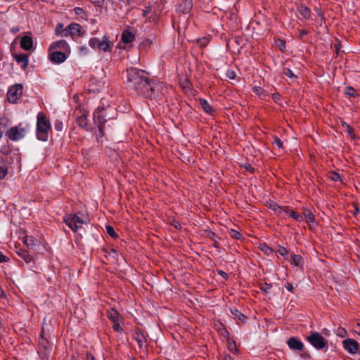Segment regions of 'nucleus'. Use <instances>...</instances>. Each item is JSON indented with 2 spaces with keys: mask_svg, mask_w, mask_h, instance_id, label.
<instances>
[{
  "mask_svg": "<svg viewBox=\"0 0 360 360\" xmlns=\"http://www.w3.org/2000/svg\"><path fill=\"white\" fill-rule=\"evenodd\" d=\"M63 221L73 231H79L83 224H88L90 222L89 217L78 212L77 214H69L63 217Z\"/></svg>",
  "mask_w": 360,
  "mask_h": 360,
  "instance_id": "obj_1",
  "label": "nucleus"
},
{
  "mask_svg": "<svg viewBox=\"0 0 360 360\" xmlns=\"http://www.w3.org/2000/svg\"><path fill=\"white\" fill-rule=\"evenodd\" d=\"M51 130V124L48 118L42 112L37 115V136L39 140L46 141L49 139V132Z\"/></svg>",
  "mask_w": 360,
  "mask_h": 360,
  "instance_id": "obj_2",
  "label": "nucleus"
},
{
  "mask_svg": "<svg viewBox=\"0 0 360 360\" xmlns=\"http://www.w3.org/2000/svg\"><path fill=\"white\" fill-rule=\"evenodd\" d=\"M146 72L141 70L131 68L127 71V82L129 86L136 90L142 85V83L144 79H146Z\"/></svg>",
  "mask_w": 360,
  "mask_h": 360,
  "instance_id": "obj_3",
  "label": "nucleus"
},
{
  "mask_svg": "<svg viewBox=\"0 0 360 360\" xmlns=\"http://www.w3.org/2000/svg\"><path fill=\"white\" fill-rule=\"evenodd\" d=\"M89 45L94 49L107 52L110 51L112 43L106 35H104L101 39L97 37L91 38L89 41Z\"/></svg>",
  "mask_w": 360,
  "mask_h": 360,
  "instance_id": "obj_4",
  "label": "nucleus"
},
{
  "mask_svg": "<svg viewBox=\"0 0 360 360\" xmlns=\"http://www.w3.org/2000/svg\"><path fill=\"white\" fill-rule=\"evenodd\" d=\"M307 340L317 349H323L327 344L323 337L318 332H311V335L307 337Z\"/></svg>",
  "mask_w": 360,
  "mask_h": 360,
  "instance_id": "obj_5",
  "label": "nucleus"
},
{
  "mask_svg": "<svg viewBox=\"0 0 360 360\" xmlns=\"http://www.w3.org/2000/svg\"><path fill=\"white\" fill-rule=\"evenodd\" d=\"M94 121L98 125V129L103 135V127L106 122L105 109L103 108H98L94 112Z\"/></svg>",
  "mask_w": 360,
  "mask_h": 360,
  "instance_id": "obj_6",
  "label": "nucleus"
},
{
  "mask_svg": "<svg viewBox=\"0 0 360 360\" xmlns=\"http://www.w3.org/2000/svg\"><path fill=\"white\" fill-rule=\"evenodd\" d=\"M22 93V86L20 84H15L8 90L7 98L9 102L15 103L21 96Z\"/></svg>",
  "mask_w": 360,
  "mask_h": 360,
  "instance_id": "obj_7",
  "label": "nucleus"
},
{
  "mask_svg": "<svg viewBox=\"0 0 360 360\" xmlns=\"http://www.w3.org/2000/svg\"><path fill=\"white\" fill-rule=\"evenodd\" d=\"M6 135L11 140L16 141L25 136V130L24 128L18 126L13 127L7 131Z\"/></svg>",
  "mask_w": 360,
  "mask_h": 360,
  "instance_id": "obj_8",
  "label": "nucleus"
},
{
  "mask_svg": "<svg viewBox=\"0 0 360 360\" xmlns=\"http://www.w3.org/2000/svg\"><path fill=\"white\" fill-rule=\"evenodd\" d=\"M344 349L349 354H356L359 347V343L354 339H346L342 342Z\"/></svg>",
  "mask_w": 360,
  "mask_h": 360,
  "instance_id": "obj_9",
  "label": "nucleus"
},
{
  "mask_svg": "<svg viewBox=\"0 0 360 360\" xmlns=\"http://www.w3.org/2000/svg\"><path fill=\"white\" fill-rule=\"evenodd\" d=\"M164 85L161 82H155L153 83L152 87L150 88V94L148 95V97L150 98H157L160 96L164 94Z\"/></svg>",
  "mask_w": 360,
  "mask_h": 360,
  "instance_id": "obj_10",
  "label": "nucleus"
},
{
  "mask_svg": "<svg viewBox=\"0 0 360 360\" xmlns=\"http://www.w3.org/2000/svg\"><path fill=\"white\" fill-rule=\"evenodd\" d=\"M153 83H154L153 81L150 80L148 79V77H146V79H144V81L143 82L142 85H141L138 88L136 91L139 94H141L142 96H144L146 97H148V95L150 94V93H149V92H150V88L152 87Z\"/></svg>",
  "mask_w": 360,
  "mask_h": 360,
  "instance_id": "obj_11",
  "label": "nucleus"
},
{
  "mask_svg": "<svg viewBox=\"0 0 360 360\" xmlns=\"http://www.w3.org/2000/svg\"><path fill=\"white\" fill-rule=\"evenodd\" d=\"M81 29L82 27L79 24L71 23L64 30V31L65 32V37H67L68 35H70L72 37L80 36Z\"/></svg>",
  "mask_w": 360,
  "mask_h": 360,
  "instance_id": "obj_12",
  "label": "nucleus"
},
{
  "mask_svg": "<svg viewBox=\"0 0 360 360\" xmlns=\"http://www.w3.org/2000/svg\"><path fill=\"white\" fill-rule=\"evenodd\" d=\"M287 344L292 350L302 351L304 349V344L295 337H290L288 339Z\"/></svg>",
  "mask_w": 360,
  "mask_h": 360,
  "instance_id": "obj_13",
  "label": "nucleus"
},
{
  "mask_svg": "<svg viewBox=\"0 0 360 360\" xmlns=\"http://www.w3.org/2000/svg\"><path fill=\"white\" fill-rule=\"evenodd\" d=\"M133 338L138 342V345L141 348L145 346L146 338L140 328H137L134 330Z\"/></svg>",
  "mask_w": 360,
  "mask_h": 360,
  "instance_id": "obj_14",
  "label": "nucleus"
},
{
  "mask_svg": "<svg viewBox=\"0 0 360 360\" xmlns=\"http://www.w3.org/2000/svg\"><path fill=\"white\" fill-rule=\"evenodd\" d=\"M15 60L18 64H22L21 68L23 70H25L29 64V58L28 56L25 53L20 54H14L13 55Z\"/></svg>",
  "mask_w": 360,
  "mask_h": 360,
  "instance_id": "obj_15",
  "label": "nucleus"
},
{
  "mask_svg": "<svg viewBox=\"0 0 360 360\" xmlns=\"http://www.w3.org/2000/svg\"><path fill=\"white\" fill-rule=\"evenodd\" d=\"M20 46L25 51H30L33 46V40L32 37L29 35H25L20 40Z\"/></svg>",
  "mask_w": 360,
  "mask_h": 360,
  "instance_id": "obj_16",
  "label": "nucleus"
},
{
  "mask_svg": "<svg viewBox=\"0 0 360 360\" xmlns=\"http://www.w3.org/2000/svg\"><path fill=\"white\" fill-rule=\"evenodd\" d=\"M50 59L51 61L56 63H61L66 59V56L61 51H54L50 55Z\"/></svg>",
  "mask_w": 360,
  "mask_h": 360,
  "instance_id": "obj_17",
  "label": "nucleus"
},
{
  "mask_svg": "<svg viewBox=\"0 0 360 360\" xmlns=\"http://www.w3.org/2000/svg\"><path fill=\"white\" fill-rule=\"evenodd\" d=\"M50 49H61L63 51H68L69 49L68 44L66 41L61 39L56 42H53L50 45Z\"/></svg>",
  "mask_w": 360,
  "mask_h": 360,
  "instance_id": "obj_18",
  "label": "nucleus"
},
{
  "mask_svg": "<svg viewBox=\"0 0 360 360\" xmlns=\"http://www.w3.org/2000/svg\"><path fill=\"white\" fill-rule=\"evenodd\" d=\"M8 173V163L6 161L0 160V180L5 178Z\"/></svg>",
  "mask_w": 360,
  "mask_h": 360,
  "instance_id": "obj_19",
  "label": "nucleus"
},
{
  "mask_svg": "<svg viewBox=\"0 0 360 360\" xmlns=\"http://www.w3.org/2000/svg\"><path fill=\"white\" fill-rule=\"evenodd\" d=\"M199 102H200V105L201 108L206 113H208V114L212 113V108L210 106L209 103L205 99L200 98L199 100Z\"/></svg>",
  "mask_w": 360,
  "mask_h": 360,
  "instance_id": "obj_20",
  "label": "nucleus"
},
{
  "mask_svg": "<svg viewBox=\"0 0 360 360\" xmlns=\"http://www.w3.org/2000/svg\"><path fill=\"white\" fill-rule=\"evenodd\" d=\"M253 92L259 96L261 98H265L268 96V93L264 90L262 87L258 86H255L252 88Z\"/></svg>",
  "mask_w": 360,
  "mask_h": 360,
  "instance_id": "obj_21",
  "label": "nucleus"
},
{
  "mask_svg": "<svg viewBox=\"0 0 360 360\" xmlns=\"http://www.w3.org/2000/svg\"><path fill=\"white\" fill-rule=\"evenodd\" d=\"M134 39V36L129 31H124L122 34V40L125 44L131 42Z\"/></svg>",
  "mask_w": 360,
  "mask_h": 360,
  "instance_id": "obj_22",
  "label": "nucleus"
},
{
  "mask_svg": "<svg viewBox=\"0 0 360 360\" xmlns=\"http://www.w3.org/2000/svg\"><path fill=\"white\" fill-rule=\"evenodd\" d=\"M230 311L236 319H238L240 321H245V320L247 319L246 316L243 315L240 311H239L236 308H231Z\"/></svg>",
  "mask_w": 360,
  "mask_h": 360,
  "instance_id": "obj_23",
  "label": "nucleus"
},
{
  "mask_svg": "<svg viewBox=\"0 0 360 360\" xmlns=\"http://www.w3.org/2000/svg\"><path fill=\"white\" fill-rule=\"evenodd\" d=\"M108 317L114 323L120 321V316L117 311L111 309L108 313Z\"/></svg>",
  "mask_w": 360,
  "mask_h": 360,
  "instance_id": "obj_24",
  "label": "nucleus"
},
{
  "mask_svg": "<svg viewBox=\"0 0 360 360\" xmlns=\"http://www.w3.org/2000/svg\"><path fill=\"white\" fill-rule=\"evenodd\" d=\"M304 217L306 219V221L307 222L309 226L311 227L314 222V215L310 210H308L305 212Z\"/></svg>",
  "mask_w": 360,
  "mask_h": 360,
  "instance_id": "obj_25",
  "label": "nucleus"
},
{
  "mask_svg": "<svg viewBox=\"0 0 360 360\" xmlns=\"http://www.w3.org/2000/svg\"><path fill=\"white\" fill-rule=\"evenodd\" d=\"M271 208L276 212V213L278 215H283V213L285 212L286 214L288 212L286 210H284L281 207H280L278 204H273L271 205Z\"/></svg>",
  "mask_w": 360,
  "mask_h": 360,
  "instance_id": "obj_26",
  "label": "nucleus"
},
{
  "mask_svg": "<svg viewBox=\"0 0 360 360\" xmlns=\"http://www.w3.org/2000/svg\"><path fill=\"white\" fill-rule=\"evenodd\" d=\"M18 255L22 257L26 263H30L32 262V257L30 256L26 251L21 250L18 252Z\"/></svg>",
  "mask_w": 360,
  "mask_h": 360,
  "instance_id": "obj_27",
  "label": "nucleus"
},
{
  "mask_svg": "<svg viewBox=\"0 0 360 360\" xmlns=\"http://www.w3.org/2000/svg\"><path fill=\"white\" fill-rule=\"evenodd\" d=\"M302 262V257L299 255H292L291 263L292 264L298 266L301 265Z\"/></svg>",
  "mask_w": 360,
  "mask_h": 360,
  "instance_id": "obj_28",
  "label": "nucleus"
},
{
  "mask_svg": "<svg viewBox=\"0 0 360 360\" xmlns=\"http://www.w3.org/2000/svg\"><path fill=\"white\" fill-rule=\"evenodd\" d=\"M184 8L183 9V12L184 13H188L192 7H193V1L192 0H184Z\"/></svg>",
  "mask_w": 360,
  "mask_h": 360,
  "instance_id": "obj_29",
  "label": "nucleus"
},
{
  "mask_svg": "<svg viewBox=\"0 0 360 360\" xmlns=\"http://www.w3.org/2000/svg\"><path fill=\"white\" fill-rule=\"evenodd\" d=\"M77 123L79 127H86V115L83 114L82 115L79 116L77 120Z\"/></svg>",
  "mask_w": 360,
  "mask_h": 360,
  "instance_id": "obj_30",
  "label": "nucleus"
},
{
  "mask_svg": "<svg viewBox=\"0 0 360 360\" xmlns=\"http://www.w3.org/2000/svg\"><path fill=\"white\" fill-rule=\"evenodd\" d=\"M63 25L58 24L56 27V34L57 35H60L62 37H65V32L64 31Z\"/></svg>",
  "mask_w": 360,
  "mask_h": 360,
  "instance_id": "obj_31",
  "label": "nucleus"
},
{
  "mask_svg": "<svg viewBox=\"0 0 360 360\" xmlns=\"http://www.w3.org/2000/svg\"><path fill=\"white\" fill-rule=\"evenodd\" d=\"M345 94L349 96H356V92L355 89L352 86H347L345 89Z\"/></svg>",
  "mask_w": 360,
  "mask_h": 360,
  "instance_id": "obj_32",
  "label": "nucleus"
},
{
  "mask_svg": "<svg viewBox=\"0 0 360 360\" xmlns=\"http://www.w3.org/2000/svg\"><path fill=\"white\" fill-rule=\"evenodd\" d=\"M23 241L28 248H32L34 245V240L32 237L25 236L23 238Z\"/></svg>",
  "mask_w": 360,
  "mask_h": 360,
  "instance_id": "obj_33",
  "label": "nucleus"
},
{
  "mask_svg": "<svg viewBox=\"0 0 360 360\" xmlns=\"http://www.w3.org/2000/svg\"><path fill=\"white\" fill-rule=\"evenodd\" d=\"M290 216L298 221L303 220V217L302 215L292 210H290Z\"/></svg>",
  "mask_w": 360,
  "mask_h": 360,
  "instance_id": "obj_34",
  "label": "nucleus"
},
{
  "mask_svg": "<svg viewBox=\"0 0 360 360\" xmlns=\"http://www.w3.org/2000/svg\"><path fill=\"white\" fill-rule=\"evenodd\" d=\"M228 344H229V349L231 352L236 353L238 352V349H236V345L234 341L228 340Z\"/></svg>",
  "mask_w": 360,
  "mask_h": 360,
  "instance_id": "obj_35",
  "label": "nucleus"
},
{
  "mask_svg": "<svg viewBox=\"0 0 360 360\" xmlns=\"http://www.w3.org/2000/svg\"><path fill=\"white\" fill-rule=\"evenodd\" d=\"M106 232L109 234L112 238H115L117 237V234L115 233L114 229L111 226H106Z\"/></svg>",
  "mask_w": 360,
  "mask_h": 360,
  "instance_id": "obj_36",
  "label": "nucleus"
},
{
  "mask_svg": "<svg viewBox=\"0 0 360 360\" xmlns=\"http://www.w3.org/2000/svg\"><path fill=\"white\" fill-rule=\"evenodd\" d=\"M300 13L304 18H309L310 15V11L306 6H302L300 8Z\"/></svg>",
  "mask_w": 360,
  "mask_h": 360,
  "instance_id": "obj_37",
  "label": "nucleus"
},
{
  "mask_svg": "<svg viewBox=\"0 0 360 360\" xmlns=\"http://www.w3.org/2000/svg\"><path fill=\"white\" fill-rule=\"evenodd\" d=\"M197 42H198V45L201 47L206 46L207 45V44L209 43V38L203 37V38L199 39H198Z\"/></svg>",
  "mask_w": 360,
  "mask_h": 360,
  "instance_id": "obj_38",
  "label": "nucleus"
},
{
  "mask_svg": "<svg viewBox=\"0 0 360 360\" xmlns=\"http://www.w3.org/2000/svg\"><path fill=\"white\" fill-rule=\"evenodd\" d=\"M283 74L290 78L295 77V75L293 74L292 71L289 68H285L283 71Z\"/></svg>",
  "mask_w": 360,
  "mask_h": 360,
  "instance_id": "obj_39",
  "label": "nucleus"
},
{
  "mask_svg": "<svg viewBox=\"0 0 360 360\" xmlns=\"http://www.w3.org/2000/svg\"><path fill=\"white\" fill-rule=\"evenodd\" d=\"M342 126L345 127L347 133L349 135H350L352 137L353 136V129L346 122H342Z\"/></svg>",
  "mask_w": 360,
  "mask_h": 360,
  "instance_id": "obj_40",
  "label": "nucleus"
},
{
  "mask_svg": "<svg viewBox=\"0 0 360 360\" xmlns=\"http://www.w3.org/2000/svg\"><path fill=\"white\" fill-rule=\"evenodd\" d=\"M230 235L233 238L236 239L240 238L241 236V234L238 231L233 229H231V231H230Z\"/></svg>",
  "mask_w": 360,
  "mask_h": 360,
  "instance_id": "obj_41",
  "label": "nucleus"
},
{
  "mask_svg": "<svg viewBox=\"0 0 360 360\" xmlns=\"http://www.w3.org/2000/svg\"><path fill=\"white\" fill-rule=\"evenodd\" d=\"M274 143L278 147V148H283V142L277 136L274 137Z\"/></svg>",
  "mask_w": 360,
  "mask_h": 360,
  "instance_id": "obj_42",
  "label": "nucleus"
},
{
  "mask_svg": "<svg viewBox=\"0 0 360 360\" xmlns=\"http://www.w3.org/2000/svg\"><path fill=\"white\" fill-rule=\"evenodd\" d=\"M330 179L334 181H338L341 180L340 175L336 172H333L331 174Z\"/></svg>",
  "mask_w": 360,
  "mask_h": 360,
  "instance_id": "obj_43",
  "label": "nucleus"
},
{
  "mask_svg": "<svg viewBox=\"0 0 360 360\" xmlns=\"http://www.w3.org/2000/svg\"><path fill=\"white\" fill-rule=\"evenodd\" d=\"M113 323H114V325L112 326L113 329L117 332L122 333V328L121 326L120 325L119 321L114 322Z\"/></svg>",
  "mask_w": 360,
  "mask_h": 360,
  "instance_id": "obj_44",
  "label": "nucleus"
},
{
  "mask_svg": "<svg viewBox=\"0 0 360 360\" xmlns=\"http://www.w3.org/2000/svg\"><path fill=\"white\" fill-rule=\"evenodd\" d=\"M271 285L270 284L265 283L261 285L260 289H261V290L267 292L271 289Z\"/></svg>",
  "mask_w": 360,
  "mask_h": 360,
  "instance_id": "obj_45",
  "label": "nucleus"
},
{
  "mask_svg": "<svg viewBox=\"0 0 360 360\" xmlns=\"http://www.w3.org/2000/svg\"><path fill=\"white\" fill-rule=\"evenodd\" d=\"M276 44L281 49V51H283V49L285 47V42L282 39H278L276 41Z\"/></svg>",
  "mask_w": 360,
  "mask_h": 360,
  "instance_id": "obj_46",
  "label": "nucleus"
},
{
  "mask_svg": "<svg viewBox=\"0 0 360 360\" xmlns=\"http://www.w3.org/2000/svg\"><path fill=\"white\" fill-rule=\"evenodd\" d=\"M226 76L229 78V79H233L236 78V74L234 71L233 70H228L227 72H226Z\"/></svg>",
  "mask_w": 360,
  "mask_h": 360,
  "instance_id": "obj_47",
  "label": "nucleus"
},
{
  "mask_svg": "<svg viewBox=\"0 0 360 360\" xmlns=\"http://www.w3.org/2000/svg\"><path fill=\"white\" fill-rule=\"evenodd\" d=\"M278 252L281 255L285 256V255H286L288 254V250L284 247H280L279 249L278 250Z\"/></svg>",
  "mask_w": 360,
  "mask_h": 360,
  "instance_id": "obj_48",
  "label": "nucleus"
},
{
  "mask_svg": "<svg viewBox=\"0 0 360 360\" xmlns=\"http://www.w3.org/2000/svg\"><path fill=\"white\" fill-rule=\"evenodd\" d=\"M150 11V7H146V8L144 10H143L142 11V15L143 17H146Z\"/></svg>",
  "mask_w": 360,
  "mask_h": 360,
  "instance_id": "obj_49",
  "label": "nucleus"
},
{
  "mask_svg": "<svg viewBox=\"0 0 360 360\" xmlns=\"http://www.w3.org/2000/svg\"><path fill=\"white\" fill-rule=\"evenodd\" d=\"M285 288L287 289V290H288L289 292H292L293 291V285L292 283H288L285 285Z\"/></svg>",
  "mask_w": 360,
  "mask_h": 360,
  "instance_id": "obj_50",
  "label": "nucleus"
},
{
  "mask_svg": "<svg viewBox=\"0 0 360 360\" xmlns=\"http://www.w3.org/2000/svg\"><path fill=\"white\" fill-rule=\"evenodd\" d=\"M8 260V258L3 255L1 252H0V263L5 262Z\"/></svg>",
  "mask_w": 360,
  "mask_h": 360,
  "instance_id": "obj_51",
  "label": "nucleus"
},
{
  "mask_svg": "<svg viewBox=\"0 0 360 360\" xmlns=\"http://www.w3.org/2000/svg\"><path fill=\"white\" fill-rule=\"evenodd\" d=\"M208 236H209L210 238H211L212 240L215 241L217 236H216V234L210 231L209 233Z\"/></svg>",
  "mask_w": 360,
  "mask_h": 360,
  "instance_id": "obj_52",
  "label": "nucleus"
},
{
  "mask_svg": "<svg viewBox=\"0 0 360 360\" xmlns=\"http://www.w3.org/2000/svg\"><path fill=\"white\" fill-rule=\"evenodd\" d=\"M356 331L359 335H360V321L356 323Z\"/></svg>",
  "mask_w": 360,
  "mask_h": 360,
  "instance_id": "obj_53",
  "label": "nucleus"
},
{
  "mask_svg": "<svg viewBox=\"0 0 360 360\" xmlns=\"http://www.w3.org/2000/svg\"><path fill=\"white\" fill-rule=\"evenodd\" d=\"M223 360H233V358L229 354H225L223 357Z\"/></svg>",
  "mask_w": 360,
  "mask_h": 360,
  "instance_id": "obj_54",
  "label": "nucleus"
},
{
  "mask_svg": "<svg viewBox=\"0 0 360 360\" xmlns=\"http://www.w3.org/2000/svg\"><path fill=\"white\" fill-rule=\"evenodd\" d=\"M86 360H94V357L91 354H87L86 356Z\"/></svg>",
  "mask_w": 360,
  "mask_h": 360,
  "instance_id": "obj_55",
  "label": "nucleus"
},
{
  "mask_svg": "<svg viewBox=\"0 0 360 360\" xmlns=\"http://www.w3.org/2000/svg\"><path fill=\"white\" fill-rule=\"evenodd\" d=\"M120 1L125 5H129L133 1V0H120Z\"/></svg>",
  "mask_w": 360,
  "mask_h": 360,
  "instance_id": "obj_56",
  "label": "nucleus"
},
{
  "mask_svg": "<svg viewBox=\"0 0 360 360\" xmlns=\"http://www.w3.org/2000/svg\"><path fill=\"white\" fill-rule=\"evenodd\" d=\"M61 123H58L55 124V128L56 130L60 131L61 130Z\"/></svg>",
  "mask_w": 360,
  "mask_h": 360,
  "instance_id": "obj_57",
  "label": "nucleus"
},
{
  "mask_svg": "<svg viewBox=\"0 0 360 360\" xmlns=\"http://www.w3.org/2000/svg\"><path fill=\"white\" fill-rule=\"evenodd\" d=\"M92 2L96 4L100 5L103 2V0H92Z\"/></svg>",
  "mask_w": 360,
  "mask_h": 360,
  "instance_id": "obj_58",
  "label": "nucleus"
},
{
  "mask_svg": "<svg viewBox=\"0 0 360 360\" xmlns=\"http://www.w3.org/2000/svg\"><path fill=\"white\" fill-rule=\"evenodd\" d=\"M44 335H45V326H44V323H43L41 335V337H44Z\"/></svg>",
  "mask_w": 360,
  "mask_h": 360,
  "instance_id": "obj_59",
  "label": "nucleus"
},
{
  "mask_svg": "<svg viewBox=\"0 0 360 360\" xmlns=\"http://www.w3.org/2000/svg\"><path fill=\"white\" fill-rule=\"evenodd\" d=\"M75 12H76V13H77V14H79L81 12H82V11H82V8H76L75 9Z\"/></svg>",
  "mask_w": 360,
  "mask_h": 360,
  "instance_id": "obj_60",
  "label": "nucleus"
},
{
  "mask_svg": "<svg viewBox=\"0 0 360 360\" xmlns=\"http://www.w3.org/2000/svg\"><path fill=\"white\" fill-rule=\"evenodd\" d=\"M219 274L221 275L223 277H226L227 276V274L225 272H224L223 271H219Z\"/></svg>",
  "mask_w": 360,
  "mask_h": 360,
  "instance_id": "obj_61",
  "label": "nucleus"
},
{
  "mask_svg": "<svg viewBox=\"0 0 360 360\" xmlns=\"http://www.w3.org/2000/svg\"><path fill=\"white\" fill-rule=\"evenodd\" d=\"M79 49H80V51H81V52H84V53H86V50H87V49H86V47H85V46H81V47L79 48Z\"/></svg>",
  "mask_w": 360,
  "mask_h": 360,
  "instance_id": "obj_62",
  "label": "nucleus"
},
{
  "mask_svg": "<svg viewBox=\"0 0 360 360\" xmlns=\"http://www.w3.org/2000/svg\"><path fill=\"white\" fill-rule=\"evenodd\" d=\"M18 31H19L18 27H13L12 28V32H14V33H15V32H17Z\"/></svg>",
  "mask_w": 360,
  "mask_h": 360,
  "instance_id": "obj_63",
  "label": "nucleus"
},
{
  "mask_svg": "<svg viewBox=\"0 0 360 360\" xmlns=\"http://www.w3.org/2000/svg\"><path fill=\"white\" fill-rule=\"evenodd\" d=\"M306 33H307V32L305 30H301L300 35L302 36V35L305 34Z\"/></svg>",
  "mask_w": 360,
  "mask_h": 360,
  "instance_id": "obj_64",
  "label": "nucleus"
}]
</instances>
